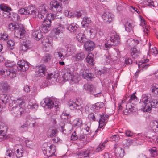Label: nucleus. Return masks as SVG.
I'll list each match as a JSON object with an SVG mask.
<instances>
[{
    "label": "nucleus",
    "instance_id": "nucleus-1",
    "mask_svg": "<svg viewBox=\"0 0 158 158\" xmlns=\"http://www.w3.org/2000/svg\"><path fill=\"white\" fill-rule=\"evenodd\" d=\"M107 43H105V47L107 50L110 48L112 46H115L120 43V38L116 35H111L108 36L107 38Z\"/></svg>",
    "mask_w": 158,
    "mask_h": 158
},
{
    "label": "nucleus",
    "instance_id": "nucleus-2",
    "mask_svg": "<svg viewBox=\"0 0 158 158\" xmlns=\"http://www.w3.org/2000/svg\"><path fill=\"white\" fill-rule=\"evenodd\" d=\"M17 27L14 33L15 36L19 39H21L24 36L26 31L23 25L21 24H20Z\"/></svg>",
    "mask_w": 158,
    "mask_h": 158
},
{
    "label": "nucleus",
    "instance_id": "nucleus-3",
    "mask_svg": "<svg viewBox=\"0 0 158 158\" xmlns=\"http://www.w3.org/2000/svg\"><path fill=\"white\" fill-rule=\"evenodd\" d=\"M46 71V66L44 65L36 67V75L37 77H43L45 76Z\"/></svg>",
    "mask_w": 158,
    "mask_h": 158
},
{
    "label": "nucleus",
    "instance_id": "nucleus-4",
    "mask_svg": "<svg viewBox=\"0 0 158 158\" xmlns=\"http://www.w3.org/2000/svg\"><path fill=\"white\" fill-rule=\"evenodd\" d=\"M17 66L18 67L17 70L18 71L21 70L25 71L29 68L28 63L23 60L19 61L17 64Z\"/></svg>",
    "mask_w": 158,
    "mask_h": 158
},
{
    "label": "nucleus",
    "instance_id": "nucleus-5",
    "mask_svg": "<svg viewBox=\"0 0 158 158\" xmlns=\"http://www.w3.org/2000/svg\"><path fill=\"white\" fill-rule=\"evenodd\" d=\"M3 16L14 22L19 21L20 19V17L18 14L13 13H11L9 11H6L3 15Z\"/></svg>",
    "mask_w": 158,
    "mask_h": 158
},
{
    "label": "nucleus",
    "instance_id": "nucleus-6",
    "mask_svg": "<svg viewBox=\"0 0 158 158\" xmlns=\"http://www.w3.org/2000/svg\"><path fill=\"white\" fill-rule=\"evenodd\" d=\"M68 105L69 106V107L71 110H73L75 109L77 110H80L82 108V106L81 105H79L78 102L74 101L73 100H70L68 103Z\"/></svg>",
    "mask_w": 158,
    "mask_h": 158
},
{
    "label": "nucleus",
    "instance_id": "nucleus-7",
    "mask_svg": "<svg viewBox=\"0 0 158 158\" xmlns=\"http://www.w3.org/2000/svg\"><path fill=\"white\" fill-rule=\"evenodd\" d=\"M10 107L11 108V110L13 111V113L17 116H20L23 112L24 109L22 107L14 105L12 107Z\"/></svg>",
    "mask_w": 158,
    "mask_h": 158
},
{
    "label": "nucleus",
    "instance_id": "nucleus-8",
    "mask_svg": "<svg viewBox=\"0 0 158 158\" xmlns=\"http://www.w3.org/2000/svg\"><path fill=\"white\" fill-rule=\"evenodd\" d=\"M114 15L111 13L106 12L103 14L102 18L105 23H110L112 20Z\"/></svg>",
    "mask_w": 158,
    "mask_h": 158
},
{
    "label": "nucleus",
    "instance_id": "nucleus-9",
    "mask_svg": "<svg viewBox=\"0 0 158 158\" xmlns=\"http://www.w3.org/2000/svg\"><path fill=\"white\" fill-rule=\"evenodd\" d=\"M50 9L54 12H59L61 10V6L59 2L56 1L51 2L50 4Z\"/></svg>",
    "mask_w": 158,
    "mask_h": 158
},
{
    "label": "nucleus",
    "instance_id": "nucleus-10",
    "mask_svg": "<svg viewBox=\"0 0 158 158\" xmlns=\"http://www.w3.org/2000/svg\"><path fill=\"white\" fill-rule=\"evenodd\" d=\"M84 47L86 51L90 52L94 49L95 47V44L92 41H86L85 43Z\"/></svg>",
    "mask_w": 158,
    "mask_h": 158
},
{
    "label": "nucleus",
    "instance_id": "nucleus-11",
    "mask_svg": "<svg viewBox=\"0 0 158 158\" xmlns=\"http://www.w3.org/2000/svg\"><path fill=\"white\" fill-rule=\"evenodd\" d=\"M5 65L7 67H8L9 69L12 71V74L15 75L17 71V65H16L15 63L13 62H7L6 63Z\"/></svg>",
    "mask_w": 158,
    "mask_h": 158
},
{
    "label": "nucleus",
    "instance_id": "nucleus-12",
    "mask_svg": "<svg viewBox=\"0 0 158 158\" xmlns=\"http://www.w3.org/2000/svg\"><path fill=\"white\" fill-rule=\"evenodd\" d=\"M44 103L42 104L43 106L45 108L51 109L52 108L55 107L56 105L54 104L53 101L49 98H46L44 100Z\"/></svg>",
    "mask_w": 158,
    "mask_h": 158
},
{
    "label": "nucleus",
    "instance_id": "nucleus-13",
    "mask_svg": "<svg viewBox=\"0 0 158 158\" xmlns=\"http://www.w3.org/2000/svg\"><path fill=\"white\" fill-rule=\"evenodd\" d=\"M109 117L108 115H100V118L99 120V127L100 128L105 125L107 122V119Z\"/></svg>",
    "mask_w": 158,
    "mask_h": 158
},
{
    "label": "nucleus",
    "instance_id": "nucleus-14",
    "mask_svg": "<svg viewBox=\"0 0 158 158\" xmlns=\"http://www.w3.org/2000/svg\"><path fill=\"white\" fill-rule=\"evenodd\" d=\"M27 15H31L33 18L36 17L37 10L35 7L33 6H29L26 9Z\"/></svg>",
    "mask_w": 158,
    "mask_h": 158
},
{
    "label": "nucleus",
    "instance_id": "nucleus-15",
    "mask_svg": "<svg viewBox=\"0 0 158 158\" xmlns=\"http://www.w3.org/2000/svg\"><path fill=\"white\" fill-rule=\"evenodd\" d=\"M12 103L10 102L9 106L10 107H12L14 105H16L20 107L23 106H24V102L23 99L21 98H19L17 100H15L13 101H11Z\"/></svg>",
    "mask_w": 158,
    "mask_h": 158
},
{
    "label": "nucleus",
    "instance_id": "nucleus-16",
    "mask_svg": "<svg viewBox=\"0 0 158 158\" xmlns=\"http://www.w3.org/2000/svg\"><path fill=\"white\" fill-rule=\"evenodd\" d=\"M32 47V44L29 40H26L22 44V50L24 51H26L28 49H30Z\"/></svg>",
    "mask_w": 158,
    "mask_h": 158
},
{
    "label": "nucleus",
    "instance_id": "nucleus-17",
    "mask_svg": "<svg viewBox=\"0 0 158 158\" xmlns=\"http://www.w3.org/2000/svg\"><path fill=\"white\" fill-rule=\"evenodd\" d=\"M150 89L152 94L154 97L158 96V85L154 83L151 85Z\"/></svg>",
    "mask_w": 158,
    "mask_h": 158
},
{
    "label": "nucleus",
    "instance_id": "nucleus-18",
    "mask_svg": "<svg viewBox=\"0 0 158 158\" xmlns=\"http://www.w3.org/2000/svg\"><path fill=\"white\" fill-rule=\"evenodd\" d=\"M65 15L69 17H71L72 16L77 17L78 18L81 17L82 15V13L80 12H77L73 13L70 11L66 10L65 12Z\"/></svg>",
    "mask_w": 158,
    "mask_h": 158
},
{
    "label": "nucleus",
    "instance_id": "nucleus-19",
    "mask_svg": "<svg viewBox=\"0 0 158 158\" xmlns=\"http://www.w3.org/2000/svg\"><path fill=\"white\" fill-rule=\"evenodd\" d=\"M32 35L37 40H39L42 37V34L40 29V30H35L32 33Z\"/></svg>",
    "mask_w": 158,
    "mask_h": 158
},
{
    "label": "nucleus",
    "instance_id": "nucleus-20",
    "mask_svg": "<svg viewBox=\"0 0 158 158\" xmlns=\"http://www.w3.org/2000/svg\"><path fill=\"white\" fill-rule=\"evenodd\" d=\"M66 72L64 74L63 77L64 80H69L71 79L72 78V72L70 71L69 69L67 68L66 70Z\"/></svg>",
    "mask_w": 158,
    "mask_h": 158
},
{
    "label": "nucleus",
    "instance_id": "nucleus-21",
    "mask_svg": "<svg viewBox=\"0 0 158 158\" xmlns=\"http://www.w3.org/2000/svg\"><path fill=\"white\" fill-rule=\"evenodd\" d=\"M0 102L1 103L6 104L9 100V96L4 94L0 95Z\"/></svg>",
    "mask_w": 158,
    "mask_h": 158
},
{
    "label": "nucleus",
    "instance_id": "nucleus-22",
    "mask_svg": "<svg viewBox=\"0 0 158 158\" xmlns=\"http://www.w3.org/2000/svg\"><path fill=\"white\" fill-rule=\"evenodd\" d=\"M150 126L152 130L156 133L158 132V121H152L150 123Z\"/></svg>",
    "mask_w": 158,
    "mask_h": 158
},
{
    "label": "nucleus",
    "instance_id": "nucleus-23",
    "mask_svg": "<svg viewBox=\"0 0 158 158\" xmlns=\"http://www.w3.org/2000/svg\"><path fill=\"white\" fill-rule=\"evenodd\" d=\"M10 73H12V71L9 69H2L0 71V73L4 77H6L9 75Z\"/></svg>",
    "mask_w": 158,
    "mask_h": 158
},
{
    "label": "nucleus",
    "instance_id": "nucleus-24",
    "mask_svg": "<svg viewBox=\"0 0 158 158\" xmlns=\"http://www.w3.org/2000/svg\"><path fill=\"white\" fill-rule=\"evenodd\" d=\"M77 39L81 43H85L86 41V39L84 34L83 33H79L76 37Z\"/></svg>",
    "mask_w": 158,
    "mask_h": 158
},
{
    "label": "nucleus",
    "instance_id": "nucleus-25",
    "mask_svg": "<svg viewBox=\"0 0 158 158\" xmlns=\"http://www.w3.org/2000/svg\"><path fill=\"white\" fill-rule=\"evenodd\" d=\"M86 62L89 64L93 65L94 63L93 55L92 53H89L85 59Z\"/></svg>",
    "mask_w": 158,
    "mask_h": 158
},
{
    "label": "nucleus",
    "instance_id": "nucleus-26",
    "mask_svg": "<svg viewBox=\"0 0 158 158\" xmlns=\"http://www.w3.org/2000/svg\"><path fill=\"white\" fill-rule=\"evenodd\" d=\"M42 150L44 155L48 157H50V150L47 148V143H44L42 147Z\"/></svg>",
    "mask_w": 158,
    "mask_h": 158
},
{
    "label": "nucleus",
    "instance_id": "nucleus-27",
    "mask_svg": "<svg viewBox=\"0 0 158 158\" xmlns=\"http://www.w3.org/2000/svg\"><path fill=\"white\" fill-rule=\"evenodd\" d=\"M57 131L56 129H49L48 131L47 136L48 137L52 138L56 135Z\"/></svg>",
    "mask_w": 158,
    "mask_h": 158
},
{
    "label": "nucleus",
    "instance_id": "nucleus-28",
    "mask_svg": "<svg viewBox=\"0 0 158 158\" xmlns=\"http://www.w3.org/2000/svg\"><path fill=\"white\" fill-rule=\"evenodd\" d=\"M39 11H40V13H43V19H45L47 17V10L45 6H41L39 8Z\"/></svg>",
    "mask_w": 158,
    "mask_h": 158
},
{
    "label": "nucleus",
    "instance_id": "nucleus-29",
    "mask_svg": "<svg viewBox=\"0 0 158 158\" xmlns=\"http://www.w3.org/2000/svg\"><path fill=\"white\" fill-rule=\"evenodd\" d=\"M79 26L75 23H73L69 25L68 30L71 32H74L78 28Z\"/></svg>",
    "mask_w": 158,
    "mask_h": 158
},
{
    "label": "nucleus",
    "instance_id": "nucleus-30",
    "mask_svg": "<svg viewBox=\"0 0 158 158\" xmlns=\"http://www.w3.org/2000/svg\"><path fill=\"white\" fill-rule=\"evenodd\" d=\"M9 89V85L6 82H2L0 84V89L3 91H6Z\"/></svg>",
    "mask_w": 158,
    "mask_h": 158
},
{
    "label": "nucleus",
    "instance_id": "nucleus-31",
    "mask_svg": "<svg viewBox=\"0 0 158 158\" xmlns=\"http://www.w3.org/2000/svg\"><path fill=\"white\" fill-rule=\"evenodd\" d=\"M114 151L115 153L118 156H119L120 157L123 156L124 152L122 148L118 147L115 149Z\"/></svg>",
    "mask_w": 158,
    "mask_h": 158
},
{
    "label": "nucleus",
    "instance_id": "nucleus-32",
    "mask_svg": "<svg viewBox=\"0 0 158 158\" xmlns=\"http://www.w3.org/2000/svg\"><path fill=\"white\" fill-rule=\"evenodd\" d=\"M40 31L44 33L48 32L51 29V27L49 25H46L44 24H42L41 27L40 28Z\"/></svg>",
    "mask_w": 158,
    "mask_h": 158
},
{
    "label": "nucleus",
    "instance_id": "nucleus-33",
    "mask_svg": "<svg viewBox=\"0 0 158 158\" xmlns=\"http://www.w3.org/2000/svg\"><path fill=\"white\" fill-rule=\"evenodd\" d=\"M85 54L84 52L77 53L76 56V58L78 61H81L85 58Z\"/></svg>",
    "mask_w": 158,
    "mask_h": 158
},
{
    "label": "nucleus",
    "instance_id": "nucleus-34",
    "mask_svg": "<svg viewBox=\"0 0 158 158\" xmlns=\"http://www.w3.org/2000/svg\"><path fill=\"white\" fill-rule=\"evenodd\" d=\"M90 93L94 95L95 97H98L101 95V92H96V89L93 85L92 86L89 90Z\"/></svg>",
    "mask_w": 158,
    "mask_h": 158
},
{
    "label": "nucleus",
    "instance_id": "nucleus-35",
    "mask_svg": "<svg viewBox=\"0 0 158 158\" xmlns=\"http://www.w3.org/2000/svg\"><path fill=\"white\" fill-rule=\"evenodd\" d=\"M131 55L133 58H135L138 56V54L139 52V51L135 47L131 48Z\"/></svg>",
    "mask_w": 158,
    "mask_h": 158
},
{
    "label": "nucleus",
    "instance_id": "nucleus-36",
    "mask_svg": "<svg viewBox=\"0 0 158 158\" xmlns=\"http://www.w3.org/2000/svg\"><path fill=\"white\" fill-rule=\"evenodd\" d=\"M19 24L17 23H11L9 24L8 26V28L9 29L11 30H15L18 27V26Z\"/></svg>",
    "mask_w": 158,
    "mask_h": 158
},
{
    "label": "nucleus",
    "instance_id": "nucleus-37",
    "mask_svg": "<svg viewBox=\"0 0 158 158\" xmlns=\"http://www.w3.org/2000/svg\"><path fill=\"white\" fill-rule=\"evenodd\" d=\"M15 154L17 158H20L23 156V149H17L16 150L15 152L14 151Z\"/></svg>",
    "mask_w": 158,
    "mask_h": 158
},
{
    "label": "nucleus",
    "instance_id": "nucleus-38",
    "mask_svg": "<svg viewBox=\"0 0 158 158\" xmlns=\"http://www.w3.org/2000/svg\"><path fill=\"white\" fill-rule=\"evenodd\" d=\"M151 108H156L158 107V100L153 99L151 101H149Z\"/></svg>",
    "mask_w": 158,
    "mask_h": 158
},
{
    "label": "nucleus",
    "instance_id": "nucleus-39",
    "mask_svg": "<svg viewBox=\"0 0 158 158\" xmlns=\"http://www.w3.org/2000/svg\"><path fill=\"white\" fill-rule=\"evenodd\" d=\"M149 103H145L143 105V107L142 108L144 112H148L151 110V107L150 106Z\"/></svg>",
    "mask_w": 158,
    "mask_h": 158
},
{
    "label": "nucleus",
    "instance_id": "nucleus-40",
    "mask_svg": "<svg viewBox=\"0 0 158 158\" xmlns=\"http://www.w3.org/2000/svg\"><path fill=\"white\" fill-rule=\"evenodd\" d=\"M78 139L79 140H82L83 142V146L87 144L89 142L88 141L86 140V136L85 134H82L80 135L79 137L78 138Z\"/></svg>",
    "mask_w": 158,
    "mask_h": 158
},
{
    "label": "nucleus",
    "instance_id": "nucleus-41",
    "mask_svg": "<svg viewBox=\"0 0 158 158\" xmlns=\"http://www.w3.org/2000/svg\"><path fill=\"white\" fill-rule=\"evenodd\" d=\"M127 108L128 109L130 112H133L135 111V108L134 106V105L132 103H129L127 104Z\"/></svg>",
    "mask_w": 158,
    "mask_h": 158
},
{
    "label": "nucleus",
    "instance_id": "nucleus-42",
    "mask_svg": "<svg viewBox=\"0 0 158 158\" xmlns=\"http://www.w3.org/2000/svg\"><path fill=\"white\" fill-rule=\"evenodd\" d=\"M63 28L60 26H58V27H56L54 30V32L55 34L58 35L59 34L62 33Z\"/></svg>",
    "mask_w": 158,
    "mask_h": 158
},
{
    "label": "nucleus",
    "instance_id": "nucleus-43",
    "mask_svg": "<svg viewBox=\"0 0 158 158\" xmlns=\"http://www.w3.org/2000/svg\"><path fill=\"white\" fill-rule=\"evenodd\" d=\"M126 31L128 32H130L132 30V27L131 23L128 22H126L125 25Z\"/></svg>",
    "mask_w": 158,
    "mask_h": 158
},
{
    "label": "nucleus",
    "instance_id": "nucleus-44",
    "mask_svg": "<svg viewBox=\"0 0 158 158\" xmlns=\"http://www.w3.org/2000/svg\"><path fill=\"white\" fill-rule=\"evenodd\" d=\"M52 76L53 78L54 79H56V80L57 78H58V77L59 76V74L57 73L53 74L52 73L50 74H48L47 77V79L50 80L52 79Z\"/></svg>",
    "mask_w": 158,
    "mask_h": 158
},
{
    "label": "nucleus",
    "instance_id": "nucleus-45",
    "mask_svg": "<svg viewBox=\"0 0 158 158\" xmlns=\"http://www.w3.org/2000/svg\"><path fill=\"white\" fill-rule=\"evenodd\" d=\"M91 22V20L88 17H85L83 18V20L82 22V24H83L82 26L84 27L85 24H89Z\"/></svg>",
    "mask_w": 158,
    "mask_h": 158
},
{
    "label": "nucleus",
    "instance_id": "nucleus-46",
    "mask_svg": "<svg viewBox=\"0 0 158 158\" xmlns=\"http://www.w3.org/2000/svg\"><path fill=\"white\" fill-rule=\"evenodd\" d=\"M70 115L66 111H64L61 115V118L63 119H66L70 118Z\"/></svg>",
    "mask_w": 158,
    "mask_h": 158
},
{
    "label": "nucleus",
    "instance_id": "nucleus-47",
    "mask_svg": "<svg viewBox=\"0 0 158 158\" xmlns=\"http://www.w3.org/2000/svg\"><path fill=\"white\" fill-rule=\"evenodd\" d=\"M42 44L44 46L47 47L48 46H49L50 45H51V42L49 41V39L46 38L43 40Z\"/></svg>",
    "mask_w": 158,
    "mask_h": 158
},
{
    "label": "nucleus",
    "instance_id": "nucleus-48",
    "mask_svg": "<svg viewBox=\"0 0 158 158\" xmlns=\"http://www.w3.org/2000/svg\"><path fill=\"white\" fill-rule=\"evenodd\" d=\"M150 153L151 155V156L152 157H154L157 154V151L156 148L155 147H153L151 149H149Z\"/></svg>",
    "mask_w": 158,
    "mask_h": 158
},
{
    "label": "nucleus",
    "instance_id": "nucleus-49",
    "mask_svg": "<svg viewBox=\"0 0 158 158\" xmlns=\"http://www.w3.org/2000/svg\"><path fill=\"white\" fill-rule=\"evenodd\" d=\"M40 22H43L44 23V25H49L50 27H51V21L49 19H47L45 18V19H43V20H40Z\"/></svg>",
    "mask_w": 158,
    "mask_h": 158
},
{
    "label": "nucleus",
    "instance_id": "nucleus-50",
    "mask_svg": "<svg viewBox=\"0 0 158 158\" xmlns=\"http://www.w3.org/2000/svg\"><path fill=\"white\" fill-rule=\"evenodd\" d=\"M89 72V71L88 70L84 69L81 70V74L82 77L84 79H86L88 74V73Z\"/></svg>",
    "mask_w": 158,
    "mask_h": 158
},
{
    "label": "nucleus",
    "instance_id": "nucleus-51",
    "mask_svg": "<svg viewBox=\"0 0 158 158\" xmlns=\"http://www.w3.org/2000/svg\"><path fill=\"white\" fill-rule=\"evenodd\" d=\"M148 96L146 95H143L142 96V99L141 101H142L143 103V104L145 103H149V100H148Z\"/></svg>",
    "mask_w": 158,
    "mask_h": 158
},
{
    "label": "nucleus",
    "instance_id": "nucleus-52",
    "mask_svg": "<svg viewBox=\"0 0 158 158\" xmlns=\"http://www.w3.org/2000/svg\"><path fill=\"white\" fill-rule=\"evenodd\" d=\"M47 148L52 151V153H54L55 154L56 152V148L55 146L54 145L52 144L49 146L47 144Z\"/></svg>",
    "mask_w": 158,
    "mask_h": 158
},
{
    "label": "nucleus",
    "instance_id": "nucleus-53",
    "mask_svg": "<svg viewBox=\"0 0 158 158\" xmlns=\"http://www.w3.org/2000/svg\"><path fill=\"white\" fill-rule=\"evenodd\" d=\"M104 106L103 103L102 102H98L95 104L93 105L94 107H95V108H94L96 109L97 108V110L98 109V108H102Z\"/></svg>",
    "mask_w": 158,
    "mask_h": 158
},
{
    "label": "nucleus",
    "instance_id": "nucleus-54",
    "mask_svg": "<svg viewBox=\"0 0 158 158\" xmlns=\"http://www.w3.org/2000/svg\"><path fill=\"white\" fill-rule=\"evenodd\" d=\"M0 129H1L0 130V135H2L4 133H5L6 131H7V128L6 127H4L3 126L0 125Z\"/></svg>",
    "mask_w": 158,
    "mask_h": 158
},
{
    "label": "nucleus",
    "instance_id": "nucleus-55",
    "mask_svg": "<svg viewBox=\"0 0 158 158\" xmlns=\"http://www.w3.org/2000/svg\"><path fill=\"white\" fill-rule=\"evenodd\" d=\"M34 121V120L33 118L31 117L30 116H27L26 118V122L28 124H29V125H30L31 123L32 122H33Z\"/></svg>",
    "mask_w": 158,
    "mask_h": 158
},
{
    "label": "nucleus",
    "instance_id": "nucleus-56",
    "mask_svg": "<svg viewBox=\"0 0 158 158\" xmlns=\"http://www.w3.org/2000/svg\"><path fill=\"white\" fill-rule=\"evenodd\" d=\"M8 35L6 33H3V34H0V40H6L7 39Z\"/></svg>",
    "mask_w": 158,
    "mask_h": 158
},
{
    "label": "nucleus",
    "instance_id": "nucleus-57",
    "mask_svg": "<svg viewBox=\"0 0 158 158\" xmlns=\"http://www.w3.org/2000/svg\"><path fill=\"white\" fill-rule=\"evenodd\" d=\"M26 11V9L25 8H22L19 10L18 12L19 14H23L26 15H27V14Z\"/></svg>",
    "mask_w": 158,
    "mask_h": 158
},
{
    "label": "nucleus",
    "instance_id": "nucleus-58",
    "mask_svg": "<svg viewBox=\"0 0 158 158\" xmlns=\"http://www.w3.org/2000/svg\"><path fill=\"white\" fill-rule=\"evenodd\" d=\"M0 9L1 10L4 11L5 12V13H6V11H9L8 10H10L9 8L2 4H1L0 5Z\"/></svg>",
    "mask_w": 158,
    "mask_h": 158
},
{
    "label": "nucleus",
    "instance_id": "nucleus-59",
    "mask_svg": "<svg viewBox=\"0 0 158 158\" xmlns=\"http://www.w3.org/2000/svg\"><path fill=\"white\" fill-rule=\"evenodd\" d=\"M59 57H60L61 60H64L65 59V56L61 52H56Z\"/></svg>",
    "mask_w": 158,
    "mask_h": 158
},
{
    "label": "nucleus",
    "instance_id": "nucleus-60",
    "mask_svg": "<svg viewBox=\"0 0 158 158\" xmlns=\"http://www.w3.org/2000/svg\"><path fill=\"white\" fill-rule=\"evenodd\" d=\"M105 143H103L102 144L100 145L96 149V151L97 152H99L100 150H103L105 147L104 144Z\"/></svg>",
    "mask_w": 158,
    "mask_h": 158
},
{
    "label": "nucleus",
    "instance_id": "nucleus-61",
    "mask_svg": "<svg viewBox=\"0 0 158 158\" xmlns=\"http://www.w3.org/2000/svg\"><path fill=\"white\" fill-rule=\"evenodd\" d=\"M66 48L67 49V51L71 52L73 51V46L70 44H68L66 46Z\"/></svg>",
    "mask_w": 158,
    "mask_h": 158
},
{
    "label": "nucleus",
    "instance_id": "nucleus-62",
    "mask_svg": "<svg viewBox=\"0 0 158 158\" xmlns=\"http://www.w3.org/2000/svg\"><path fill=\"white\" fill-rule=\"evenodd\" d=\"M75 121L76 122V126H81L82 125V122L81 119L79 118H77L75 120Z\"/></svg>",
    "mask_w": 158,
    "mask_h": 158
},
{
    "label": "nucleus",
    "instance_id": "nucleus-63",
    "mask_svg": "<svg viewBox=\"0 0 158 158\" xmlns=\"http://www.w3.org/2000/svg\"><path fill=\"white\" fill-rule=\"evenodd\" d=\"M78 139V137L76 135V133L75 132H74L73 133L71 137V140H75Z\"/></svg>",
    "mask_w": 158,
    "mask_h": 158
},
{
    "label": "nucleus",
    "instance_id": "nucleus-64",
    "mask_svg": "<svg viewBox=\"0 0 158 158\" xmlns=\"http://www.w3.org/2000/svg\"><path fill=\"white\" fill-rule=\"evenodd\" d=\"M8 136L6 135L4 133L2 135H0V141H2L3 140L6 139L7 138Z\"/></svg>",
    "mask_w": 158,
    "mask_h": 158
}]
</instances>
